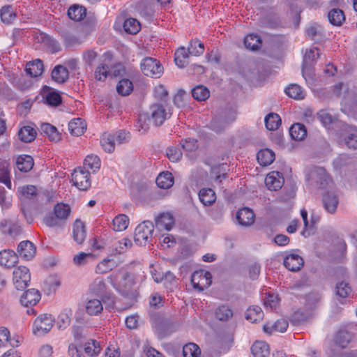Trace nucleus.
I'll list each match as a JSON object with an SVG mask.
<instances>
[{
	"label": "nucleus",
	"mask_w": 357,
	"mask_h": 357,
	"mask_svg": "<svg viewBox=\"0 0 357 357\" xmlns=\"http://www.w3.org/2000/svg\"><path fill=\"white\" fill-rule=\"evenodd\" d=\"M113 287L125 298L134 300L137 296L135 278L126 270L120 269L109 276Z\"/></svg>",
	"instance_id": "1"
},
{
	"label": "nucleus",
	"mask_w": 357,
	"mask_h": 357,
	"mask_svg": "<svg viewBox=\"0 0 357 357\" xmlns=\"http://www.w3.org/2000/svg\"><path fill=\"white\" fill-rule=\"evenodd\" d=\"M70 213V207L63 203L57 204L54 208V213L47 215L44 218L45 224L48 227L60 226Z\"/></svg>",
	"instance_id": "2"
},
{
	"label": "nucleus",
	"mask_w": 357,
	"mask_h": 357,
	"mask_svg": "<svg viewBox=\"0 0 357 357\" xmlns=\"http://www.w3.org/2000/svg\"><path fill=\"white\" fill-rule=\"evenodd\" d=\"M308 180L312 185L319 189L326 190L333 185L331 178L323 167L313 168L309 174Z\"/></svg>",
	"instance_id": "3"
},
{
	"label": "nucleus",
	"mask_w": 357,
	"mask_h": 357,
	"mask_svg": "<svg viewBox=\"0 0 357 357\" xmlns=\"http://www.w3.org/2000/svg\"><path fill=\"white\" fill-rule=\"evenodd\" d=\"M107 285L102 278L98 277L89 286V291L95 295L102 296V302L106 305V307H113L115 303L114 296L111 294H105Z\"/></svg>",
	"instance_id": "4"
},
{
	"label": "nucleus",
	"mask_w": 357,
	"mask_h": 357,
	"mask_svg": "<svg viewBox=\"0 0 357 357\" xmlns=\"http://www.w3.org/2000/svg\"><path fill=\"white\" fill-rule=\"evenodd\" d=\"M154 226L150 221H144L135 230L134 240L139 245H145L152 237Z\"/></svg>",
	"instance_id": "5"
},
{
	"label": "nucleus",
	"mask_w": 357,
	"mask_h": 357,
	"mask_svg": "<svg viewBox=\"0 0 357 357\" xmlns=\"http://www.w3.org/2000/svg\"><path fill=\"white\" fill-rule=\"evenodd\" d=\"M141 69L146 76L151 77H160L163 73V68L160 62L151 57H146L142 60Z\"/></svg>",
	"instance_id": "6"
},
{
	"label": "nucleus",
	"mask_w": 357,
	"mask_h": 357,
	"mask_svg": "<svg viewBox=\"0 0 357 357\" xmlns=\"http://www.w3.org/2000/svg\"><path fill=\"white\" fill-rule=\"evenodd\" d=\"M90 173L84 167L75 169L72 174V181L77 188L81 190H86L91 186Z\"/></svg>",
	"instance_id": "7"
},
{
	"label": "nucleus",
	"mask_w": 357,
	"mask_h": 357,
	"mask_svg": "<svg viewBox=\"0 0 357 357\" xmlns=\"http://www.w3.org/2000/svg\"><path fill=\"white\" fill-rule=\"evenodd\" d=\"M31 280L29 270L26 266H19L13 271V284L17 290H23Z\"/></svg>",
	"instance_id": "8"
},
{
	"label": "nucleus",
	"mask_w": 357,
	"mask_h": 357,
	"mask_svg": "<svg viewBox=\"0 0 357 357\" xmlns=\"http://www.w3.org/2000/svg\"><path fill=\"white\" fill-rule=\"evenodd\" d=\"M54 321V318L51 314L40 315L33 323V333L40 336L48 333L52 328Z\"/></svg>",
	"instance_id": "9"
},
{
	"label": "nucleus",
	"mask_w": 357,
	"mask_h": 357,
	"mask_svg": "<svg viewBox=\"0 0 357 357\" xmlns=\"http://www.w3.org/2000/svg\"><path fill=\"white\" fill-rule=\"evenodd\" d=\"M191 282L195 289L203 291L211 285V274L204 271H195L191 276Z\"/></svg>",
	"instance_id": "10"
},
{
	"label": "nucleus",
	"mask_w": 357,
	"mask_h": 357,
	"mask_svg": "<svg viewBox=\"0 0 357 357\" xmlns=\"http://www.w3.org/2000/svg\"><path fill=\"white\" fill-rule=\"evenodd\" d=\"M155 126H161L167 119V113L162 103H153L147 112Z\"/></svg>",
	"instance_id": "11"
},
{
	"label": "nucleus",
	"mask_w": 357,
	"mask_h": 357,
	"mask_svg": "<svg viewBox=\"0 0 357 357\" xmlns=\"http://www.w3.org/2000/svg\"><path fill=\"white\" fill-rule=\"evenodd\" d=\"M20 199L22 206H28L31 202H33L38 197V190L36 186L27 185L21 186L18 188Z\"/></svg>",
	"instance_id": "12"
},
{
	"label": "nucleus",
	"mask_w": 357,
	"mask_h": 357,
	"mask_svg": "<svg viewBox=\"0 0 357 357\" xmlns=\"http://www.w3.org/2000/svg\"><path fill=\"white\" fill-rule=\"evenodd\" d=\"M284 178L281 173L278 172H272L265 178V184L271 190H278L283 185Z\"/></svg>",
	"instance_id": "13"
},
{
	"label": "nucleus",
	"mask_w": 357,
	"mask_h": 357,
	"mask_svg": "<svg viewBox=\"0 0 357 357\" xmlns=\"http://www.w3.org/2000/svg\"><path fill=\"white\" fill-rule=\"evenodd\" d=\"M254 212L248 208H243L238 211L236 220L239 225L245 227L252 225L255 222Z\"/></svg>",
	"instance_id": "14"
},
{
	"label": "nucleus",
	"mask_w": 357,
	"mask_h": 357,
	"mask_svg": "<svg viewBox=\"0 0 357 357\" xmlns=\"http://www.w3.org/2000/svg\"><path fill=\"white\" fill-rule=\"evenodd\" d=\"M18 255L27 260L32 259L36 254V247L29 241H22L17 247Z\"/></svg>",
	"instance_id": "15"
},
{
	"label": "nucleus",
	"mask_w": 357,
	"mask_h": 357,
	"mask_svg": "<svg viewBox=\"0 0 357 357\" xmlns=\"http://www.w3.org/2000/svg\"><path fill=\"white\" fill-rule=\"evenodd\" d=\"M174 225V218L171 213H162L155 219V227L158 229L169 231Z\"/></svg>",
	"instance_id": "16"
},
{
	"label": "nucleus",
	"mask_w": 357,
	"mask_h": 357,
	"mask_svg": "<svg viewBox=\"0 0 357 357\" xmlns=\"http://www.w3.org/2000/svg\"><path fill=\"white\" fill-rule=\"evenodd\" d=\"M18 255L12 250H4L0 252V265L7 268L13 267L17 262Z\"/></svg>",
	"instance_id": "17"
},
{
	"label": "nucleus",
	"mask_w": 357,
	"mask_h": 357,
	"mask_svg": "<svg viewBox=\"0 0 357 357\" xmlns=\"http://www.w3.org/2000/svg\"><path fill=\"white\" fill-rule=\"evenodd\" d=\"M338 198L337 195L332 192H326L323 195V204L324 208L330 213H335L337 205H338Z\"/></svg>",
	"instance_id": "18"
},
{
	"label": "nucleus",
	"mask_w": 357,
	"mask_h": 357,
	"mask_svg": "<svg viewBox=\"0 0 357 357\" xmlns=\"http://www.w3.org/2000/svg\"><path fill=\"white\" fill-rule=\"evenodd\" d=\"M303 258L296 254L287 256L284 260V266L291 271L296 272L303 266Z\"/></svg>",
	"instance_id": "19"
},
{
	"label": "nucleus",
	"mask_w": 357,
	"mask_h": 357,
	"mask_svg": "<svg viewBox=\"0 0 357 357\" xmlns=\"http://www.w3.org/2000/svg\"><path fill=\"white\" fill-rule=\"evenodd\" d=\"M40 299V292L35 289H30L26 291L21 296L20 302L24 306L34 305Z\"/></svg>",
	"instance_id": "20"
},
{
	"label": "nucleus",
	"mask_w": 357,
	"mask_h": 357,
	"mask_svg": "<svg viewBox=\"0 0 357 357\" xmlns=\"http://www.w3.org/2000/svg\"><path fill=\"white\" fill-rule=\"evenodd\" d=\"M86 129V123L81 118L74 119L68 123V130L71 135L75 136L82 135Z\"/></svg>",
	"instance_id": "21"
},
{
	"label": "nucleus",
	"mask_w": 357,
	"mask_h": 357,
	"mask_svg": "<svg viewBox=\"0 0 357 357\" xmlns=\"http://www.w3.org/2000/svg\"><path fill=\"white\" fill-rule=\"evenodd\" d=\"M40 132L47 136L52 142H57L61 139V134L57 128L50 123H42L40 126Z\"/></svg>",
	"instance_id": "22"
},
{
	"label": "nucleus",
	"mask_w": 357,
	"mask_h": 357,
	"mask_svg": "<svg viewBox=\"0 0 357 357\" xmlns=\"http://www.w3.org/2000/svg\"><path fill=\"white\" fill-rule=\"evenodd\" d=\"M86 313L90 316H97L103 310L102 301L97 298L89 299L85 305Z\"/></svg>",
	"instance_id": "23"
},
{
	"label": "nucleus",
	"mask_w": 357,
	"mask_h": 357,
	"mask_svg": "<svg viewBox=\"0 0 357 357\" xmlns=\"http://www.w3.org/2000/svg\"><path fill=\"white\" fill-rule=\"evenodd\" d=\"M73 238L75 241H76L78 244H82L86 236L85 225L84 223L79 220H77L74 225L73 229Z\"/></svg>",
	"instance_id": "24"
},
{
	"label": "nucleus",
	"mask_w": 357,
	"mask_h": 357,
	"mask_svg": "<svg viewBox=\"0 0 357 357\" xmlns=\"http://www.w3.org/2000/svg\"><path fill=\"white\" fill-rule=\"evenodd\" d=\"M251 352L255 357H267L270 354V348L263 341H256L251 347Z\"/></svg>",
	"instance_id": "25"
},
{
	"label": "nucleus",
	"mask_w": 357,
	"mask_h": 357,
	"mask_svg": "<svg viewBox=\"0 0 357 357\" xmlns=\"http://www.w3.org/2000/svg\"><path fill=\"white\" fill-rule=\"evenodd\" d=\"M44 70L43 61L36 59L31 62H29L26 66V73L31 77H37L42 75Z\"/></svg>",
	"instance_id": "26"
},
{
	"label": "nucleus",
	"mask_w": 357,
	"mask_h": 357,
	"mask_svg": "<svg viewBox=\"0 0 357 357\" xmlns=\"http://www.w3.org/2000/svg\"><path fill=\"white\" fill-rule=\"evenodd\" d=\"M291 137L296 141L303 140L307 136L305 126L300 123L293 124L289 129Z\"/></svg>",
	"instance_id": "27"
},
{
	"label": "nucleus",
	"mask_w": 357,
	"mask_h": 357,
	"mask_svg": "<svg viewBox=\"0 0 357 357\" xmlns=\"http://www.w3.org/2000/svg\"><path fill=\"white\" fill-rule=\"evenodd\" d=\"M1 227L3 233L10 236H17L21 233V227L11 220H3L1 222Z\"/></svg>",
	"instance_id": "28"
},
{
	"label": "nucleus",
	"mask_w": 357,
	"mask_h": 357,
	"mask_svg": "<svg viewBox=\"0 0 357 357\" xmlns=\"http://www.w3.org/2000/svg\"><path fill=\"white\" fill-rule=\"evenodd\" d=\"M264 318V312L259 306L250 307L245 312V319L252 323L261 321Z\"/></svg>",
	"instance_id": "29"
},
{
	"label": "nucleus",
	"mask_w": 357,
	"mask_h": 357,
	"mask_svg": "<svg viewBox=\"0 0 357 357\" xmlns=\"http://www.w3.org/2000/svg\"><path fill=\"white\" fill-rule=\"evenodd\" d=\"M68 77V70L63 66L58 65L52 70V78L54 81L58 83H64L67 81Z\"/></svg>",
	"instance_id": "30"
},
{
	"label": "nucleus",
	"mask_w": 357,
	"mask_h": 357,
	"mask_svg": "<svg viewBox=\"0 0 357 357\" xmlns=\"http://www.w3.org/2000/svg\"><path fill=\"white\" fill-rule=\"evenodd\" d=\"M37 132L35 128L30 126L22 127L18 132V136L21 141L29 143L36 139Z\"/></svg>",
	"instance_id": "31"
},
{
	"label": "nucleus",
	"mask_w": 357,
	"mask_h": 357,
	"mask_svg": "<svg viewBox=\"0 0 357 357\" xmlns=\"http://www.w3.org/2000/svg\"><path fill=\"white\" fill-rule=\"evenodd\" d=\"M352 337L353 334L351 332L349 331L347 329L342 328L337 333L335 342L336 344L344 348L351 342Z\"/></svg>",
	"instance_id": "32"
},
{
	"label": "nucleus",
	"mask_w": 357,
	"mask_h": 357,
	"mask_svg": "<svg viewBox=\"0 0 357 357\" xmlns=\"http://www.w3.org/2000/svg\"><path fill=\"white\" fill-rule=\"evenodd\" d=\"M16 165L20 171L28 172L33 168V159L28 155H20L17 159Z\"/></svg>",
	"instance_id": "33"
},
{
	"label": "nucleus",
	"mask_w": 357,
	"mask_h": 357,
	"mask_svg": "<svg viewBox=\"0 0 357 357\" xmlns=\"http://www.w3.org/2000/svg\"><path fill=\"white\" fill-rule=\"evenodd\" d=\"M199 198L204 205L211 206L215 202L216 196L212 189L202 188L199 190Z\"/></svg>",
	"instance_id": "34"
},
{
	"label": "nucleus",
	"mask_w": 357,
	"mask_h": 357,
	"mask_svg": "<svg viewBox=\"0 0 357 357\" xmlns=\"http://www.w3.org/2000/svg\"><path fill=\"white\" fill-rule=\"evenodd\" d=\"M156 184L162 189H168L174 184V177L169 172L160 173L156 178Z\"/></svg>",
	"instance_id": "35"
},
{
	"label": "nucleus",
	"mask_w": 357,
	"mask_h": 357,
	"mask_svg": "<svg viewBox=\"0 0 357 357\" xmlns=\"http://www.w3.org/2000/svg\"><path fill=\"white\" fill-rule=\"evenodd\" d=\"M329 22L334 26H340L345 20V15L340 8H333L328 13Z\"/></svg>",
	"instance_id": "36"
},
{
	"label": "nucleus",
	"mask_w": 357,
	"mask_h": 357,
	"mask_svg": "<svg viewBox=\"0 0 357 357\" xmlns=\"http://www.w3.org/2000/svg\"><path fill=\"white\" fill-rule=\"evenodd\" d=\"M257 159L261 165L267 166L274 161L275 153L268 149L261 150L257 154Z\"/></svg>",
	"instance_id": "37"
},
{
	"label": "nucleus",
	"mask_w": 357,
	"mask_h": 357,
	"mask_svg": "<svg viewBox=\"0 0 357 357\" xmlns=\"http://www.w3.org/2000/svg\"><path fill=\"white\" fill-rule=\"evenodd\" d=\"M215 316L220 321H227L233 317V311L227 305H221L216 308Z\"/></svg>",
	"instance_id": "38"
},
{
	"label": "nucleus",
	"mask_w": 357,
	"mask_h": 357,
	"mask_svg": "<svg viewBox=\"0 0 357 357\" xmlns=\"http://www.w3.org/2000/svg\"><path fill=\"white\" fill-rule=\"evenodd\" d=\"M261 39L256 34H248L244 38V45L245 47L253 51L259 50L261 46Z\"/></svg>",
	"instance_id": "39"
},
{
	"label": "nucleus",
	"mask_w": 357,
	"mask_h": 357,
	"mask_svg": "<svg viewBox=\"0 0 357 357\" xmlns=\"http://www.w3.org/2000/svg\"><path fill=\"white\" fill-rule=\"evenodd\" d=\"M264 121L266 128L269 130H277L281 124V119L280 116L278 114L273 112L269 113L266 116Z\"/></svg>",
	"instance_id": "40"
},
{
	"label": "nucleus",
	"mask_w": 357,
	"mask_h": 357,
	"mask_svg": "<svg viewBox=\"0 0 357 357\" xmlns=\"http://www.w3.org/2000/svg\"><path fill=\"white\" fill-rule=\"evenodd\" d=\"M1 21L7 24L13 23L16 18V14L11 6H5L0 10Z\"/></svg>",
	"instance_id": "41"
},
{
	"label": "nucleus",
	"mask_w": 357,
	"mask_h": 357,
	"mask_svg": "<svg viewBox=\"0 0 357 357\" xmlns=\"http://www.w3.org/2000/svg\"><path fill=\"white\" fill-rule=\"evenodd\" d=\"M68 15L75 21H80L86 15V9L83 6L73 5L69 8Z\"/></svg>",
	"instance_id": "42"
},
{
	"label": "nucleus",
	"mask_w": 357,
	"mask_h": 357,
	"mask_svg": "<svg viewBox=\"0 0 357 357\" xmlns=\"http://www.w3.org/2000/svg\"><path fill=\"white\" fill-rule=\"evenodd\" d=\"M124 31L129 34H136L141 29L140 23L135 18H128L123 22Z\"/></svg>",
	"instance_id": "43"
},
{
	"label": "nucleus",
	"mask_w": 357,
	"mask_h": 357,
	"mask_svg": "<svg viewBox=\"0 0 357 357\" xmlns=\"http://www.w3.org/2000/svg\"><path fill=\"white\" fill-rule=\"evenodd\" d=\"M133 90L132 82L128 79H122L116 86V91L119 94L126 96L129 95Z\"/></svg>",
	"instance_id": "44"
},
{
	"label": "nucleus",
	"mask_w": 357,
	"mask_h": 357,
	"mask_svg": "<svg viewBox=\"0 0 357 357\" xmlns=\"http://www.w3.org/2000/svg\"><path fill=\"white\" fill-rule=\"evenodd\" d=\"M285 93L289 97L296 100H302L305 97V93L301 87L296 84H290L285 89Z\"/></svg>",
	"instance_id": "45"
},
{
	"label": "nucleus",
	"mask_w": 357,
	"mask_h": 357,
	"mask_svg": "<svg viewBox=\"0 0 357 357\" xmlns=\"http://www.w3.org/2000/svg\"><path fill=\"white\" fill-rule=\"evenodd\" d=\"M183 355L184 357H199L201 349L197 344L189 342L183 346Z\"/></svg>",
	"instance_id": "46"
},
{
	"label": "nucleus",
	"mask_w": 357,
	"mask_h": 357,
	"mask_svg": "<svg viewBox=\"0 0 357 357\" xmlns=\"http://www.w3.org/2000/svg\"><path fill=\"white\" fill-rule=\"evenodd\" d=\"M84 349L85 353L91 357L97 356L101 351L99 342L94 340L85 343Z\"/></svg>",
	"instance_id": "47"
},
{
	"label": "nucleus",
	"mask_w": 357,
	"mask_h": 357,
	"mask_svg": "<svg viewBox=\"0 0 357 357\" xmlns=\"http://www.w3.org/2000/svg\"><path fill=\"white\" fill-rule=\"evenodd\" d=\"M151 119L147 113H143L139 115L138 121L136 124V128L139 132H146L150 126Z\"/></svg>",
	"instance_id": "48"
},
{
	"label": "nucleus",
	"mask_w": 357,
	"mask_h": 357,
	"mask_svg": "<svg viewBox=\"0 0 357 357\" xmlns=\"http://www.w3.org/2000/svg\"><path fill=\"white\" fill-rule=\"evenodd\" d=\"M128 217L124 214H120L113 220V229L116 231H123L128 227Z\"/></svg>",
	"instance_id": "49"
},
{
	"label": "nucleus",
	"mask_w": 357,
	"mask_h": 357,
	"mask_svg": "<svg viewBox=\"0 0 357 357\" xmlns=\"http://www.w3.org/2000/svg\"><path fill=\"white\" fill-rule=\"evenodd\" d=\"M192 97L198 101H204L210 96L209 90L202 85L197 86L192 90Z\"/></svg>",
	"instance_id": "50"
},
{
	"label": "nucleus",
	"mask_w": 357,
	"mask_h": 357,
	"mask_svg": "<svg viewBox=\"0 0 357 357\" xmlns=\"http://www.w3.org/2000/svg\"><path fill=\"white\" fill-rule=\"evenodd\" d=\"M188 49L190 55L197 56L204 53V43L198 39H195L190 42Z\"/></svg>",
	"instance_id": "51"
},
{
	"label": "nucleus",
	"mask_w": 357,
	"mask_h": 357,
	"mask_svg": "<svg viewBox=\"0 0 357 357\" xmlns=\"http://www.w3.org/2000/svg\"><path fill=\"white\" fill-rule=\"evenodd\" d=\"M100 144L105 151L112 153L115 147L114 137L109 134H104L100 139Z\"/></svg>",
	"instance_id": "52"
},
{
	"label": "nucleus",
	"mask_w": 357,
	"mask_h": 357,
	"mask_svg": "<svg viewBox=\"0 0 357 357\" xmlns=\"http://www.w3.org/2000/svg\"><path fill=\"white\" fill-rule=\"evenodd\" d=\"M41 42L49 47L52 52H57L61 50L59 43L52 37L46 35H40Z\"/></svg>",
	"instance_id": "53"
},
{
	"label": "nucleus",
	"mask_w": 357,
	"mask_h": 357,
	"mask_svg": "<svg viewBox=\"0 0 357 357\" xmlns=\"http://www.w3.org/2000/svg\"><path fill=\"white\" fill-rule=\"evenodd\" d=\"M100 160L97 155H89L84 159V165L96 172L100 167Z\"/></svg>",
	"instance_id": "54"
},
{
	"label": "nucleus",
	"mask_w": 357,
	"mask_h": 357,
	"mask_svg": "<svg viewBox=\"0 0 357 357\" xmlns=\"http://www.w3.org/2000/svg\"><path fill=\"white\" fill-rule=\"evenodd\" d=\"M132 243L130 238H123L119 241L115 245L113 250L114 254H122L126 252L129 248H131Z\"/></svg>",
	"instance_id": "55"
},
{
	"label": "nucleus",
	"mask_w": 357,
	"mask_h": 357,
	"mask_svg": "<svg viewBox=\"0 0 357 357\" xmlns=\"http://www.w3.org/2000/svg\"><path fill=\"white\" fill-rule=\"evenodd\" d=\"M114 266L115 263L112 260L104 259L96 266V272L98 274L106 273L112 270Z\"/></svg>",
	"instance_id": "56"
},
{
	"label": "nucleus",
	"mask_w": 357,
	"mask_h": 357,
	"mask_svg": "<svg viewBox=\"0 0 357 357\" xmlns=\"http://www.w3.org/2000/svg\"><path fill=\"white\" fill-rule=\"evenodd\" d=\"M308 38L314 41H318L319 38L322 36V29L319 26L312 25L306 30Z\"/></svg>",
	"instance_id": "57"
},
{
	"label": "nucleus",
	"mask_w": 357,
	"mask_h": 357,
	"mask_svg": "<svg viewBox=\"0 0 357 357\" xmlns=\"http://www.w3.org/2000/svg\"><path fill=\"white\" fill-rule=\"evenodd\" d=\"M109 75V67L106 64L99 65L95 70V78L98 81H105Z\"/></svg>",
	"instance_id": "58"
},
{
	"label": "nucleus",
	"mask_w": 357,
	"mask_h": 357,
	"mask_svg": "<svg viewBox=\"0 0 357 357\" xmlns=\"http://www.w3.org/2000/svg\"><path fill=\"white\" fill-rule=\"evenodd\" d=\"M351 292V287L349 284L344 282H341L336 285L337 295L341 298H346Z\"/></svg>",
	"instance_id": "59"
},
{
	"label": "nucleus",
	"mask_w": 357,
	"mask_h": 357,
	"mask_svg": "<svg viewBox=\"0 0 357 357\" xmlns=\"http://www.w3.org/2000/svg\"><path fill=\"white\" fill-rule=\"evenodd\" d=\"M167 156L172 162H177L182 158V153L179 148L171 146L167 149Z\"/></svg>",
	"instance_id": "60"
},
{
	"label": "nucleus",
	"mask_w": 357,
	"mask_h": 357,
	"mask_svg": "<svg viewBox=\"0 0 357 357\" xmlns=\"http://www.w3.org/2000/svg\"><path fill=\"white\" fill-rule=\"evenodd\" d=\"M317 48L310 49L307 50L303 58V66H307L311 61L318 59L319 57V52Z\"/></svg>",
	"instance_id": "61"
},
{
	"label": "nucleus",
	"mask_w": 357,
	"mask_h": 357,
	"mask_svg": "<svg viewBox=\"0 0 357 357\" xmlns=\"http://www.w3.org/2000/svg\"><path fill=\"white\" fill-rule=\"evenodd\" d=\"M72 333L75 341L77 344H81L82 340L86 338V334L84 333V329L78 326H73L72 328Z\"/></svg>",
	"instance_id": "62"
},
{
	"label": "nucleus",
	"mask_w": 357,
	"mask_h": 357,
	"mask_svg": "<svg viewBox=\"0 0 357 357\" xmlns=\"http://www.w3.org/2000/svg\"><path fill=\"white\" fill-rule=\"evenodd\" d=\"M98 56V54L93 50H87L82 54L85 65L91 66Z\"/></svg>",
	"instance_id": "63"
},
{
	"label": "nucleus",
	"mask_w": 357,
	"mask_h": 357,
	"mask_svg": "<svg viewBox=\"0 0 357 357\" xmlns=\"http://www.w3.org/2000/svg\"><path fill=\"white\" fill-rule=\"evenodd\" d=\"M45 100L49 105L58 106L61 102V97L56 92H50L47 94Z\"/></svg>",
	"instance_id": "64"
}]
</instances>
